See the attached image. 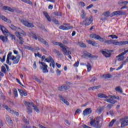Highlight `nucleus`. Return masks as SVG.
Instances as JSON below:
<instances>
[{
	"mask_svg": "<svg viewBox=\"0 0 128 128\" xmlns=\"http://www.w3.org/2000/svg\"><path fill=\"white\" fill-rule=\"evenodd\" d=\"M25 48L28 50H31V52H35L34 48L32 47V46H26Z\"/></svg>",
	"mask_w": 128,
	"mask_h": 128,
	"instance_id": "72a5a7b5",
	"label": "nucleus"
},
{
	"mask_svg": "<svg viewBox=\"0 0 128 128\" xmlns=\"http://www.w3.org/2000/svg\"><path fill=\"white\" fill-rule=\"evenodd\" d=\"M0 30H2L4 34L6 36H10V38H12V40H16V37L10 34V32L8 30H7V29L6 28H4V26L0 24Z\"/></svg>",
	"mask_w": 128,
	"mask_h": 128,
	"instance_id": "39448f33",
	"label": "nucleus"
},
{
	"mask_svg": "<svg viewBox=\"0 0 128 128\" xmlns=\"http://www.w3.org/2000/svg\"><path fill=\"white\" fill-rule=\"evenodd\" d=\"M0 18L2 19V20H4V22H8V24H10L12 22V21L6 18L4 16L2 15V14L0 13Z\"/></svg>",
	"mask_w": 128,
	"mask_h": 128,
	"instance_id": "aec40b11",
	"label": "nucleus"
},
{
	"mask_svg": "<svg viewBox=\"0 0 128 128\" xmlns=\"http://www.w3.org/2000/svg\"><path fill=\"white\" fill-rule=\"evenodd\" d=\"M6 120L10 124L12 122V119L10 117H6Z\"/></svg>",
	"mask_w": 128,
	"mask_h": 128,
	"instance_id": "6e6d98bb",
	"label": "nucleus"
},
{
	"mask_svg": "<svg viewBox=\"0 0 128 128\" xmlns=\"http://www.w3.org/2000/svg\"><path fill=\"white\" fill-rule=\"evenodd\" d=\"M16 80L17 82H18V84H20V86H24V85L22 84V82L18 79L16 78Z\"/></svg>",
	"mask_w": 128,
	"mask_h": 128,
	"instance_id": "052dcab7",
	"label": "nucleus"
},
{
	"mask_svg": "<svg viewBox=\"0 0 128 128\" xmlns=\"http://www.w3.org/2000/svg\"><path fill=\"white\" fill-rule=\"evenodd\" d=\"M20 56L18 55L16 57L14 56H12L10 57V60L14 61L13 64H16L20 62Z\"/></svg>",
	"mask_w": 128,
	"mask_h": 128,
	"instance_id": "2eb2a0df",
	"label": "nucleus"
},
{
	"mask_svg": "<svg viewBox=\"0 0 128 128\" xmlns=\"http://www.w3.org/2000/svg\"><path fill=\"white\" fill-rule=\"evenodd\" d=\"M0 96L1 98H4V93H2V90H0Z\"/></svg>",
	"mask_w": 128,
	"mask_h": 128,
	"instance_id": "69168bd1",
	"label": "nucleus"
},
{
	"mask_svg": "<svg viewBox=\"0 0 128 128\" xmlns=\"http://www.w3.org/2000/svg\"><path fill=\"white\" fill-rule=\"evenodd\" d=\"M102 78H105L106 80H108V78H112V76L110 74H104L101 76Z\"/></svg>",
	"mask_w": 128,
	"mask_h": 128,
	"instance_id": "393cba45",
	"label": "nucleus"
},
{
	"mask_svg": "<svg viewBox=\"0 0 128 128\" xmlns=\"http://www.w3.org/2000/svg\"><path fill=\"white\" fill-rule=\"evenodd\" d=\"M2 10H8V12H14V10L12 8L8 6H3L2 8Z\"/></svg>",
	"mask_w": 128,
	"mask_h": 128,
	"instance_id": "6ab92c4d",
	"label": "nucleus"
},
{
	"mask_svg": "<svg viewBox=\"0 0 128 128\" xmlns=\"http://www.w3.org/2000/svg\"><path fill=\"white\" fill-rule=\"evenodd\" d=\"M45 61L46 62H54V58H52V56H49L47 58L45 59Z\"/></svg>",
	"mask_w": 128,
	"mask_h": 128,
	"instance_id": "7c9ffc66",
	"label": "nucleus"
},
{
	"mask_svg": "<svg viewBox=\"0 0 128 128\" xmlns=\"http://www.w3.org/2000/svg\"><path fill=\"white\" fill-rule=\"evenodd\" d=\"M22 2H25V4H32V3L30 0H22Z\"/></svg>",
	"mask_w": 128,
	"mask_h": 128,
	"instance_id": "79ce46f5",
	"label": "nucleus"
},
{
	"mask_svg": "<svg viewBox=\"0 0 128 128\" xmlns=\"http://www.w3.org/2000/svg\"><path fill=\"white\" fill-rule=\"evenodd\" d=\"M90 38H94V40H97L101 42H106V38H102L100 36L96 34H91L90 36Z\"/></svg>",
	"mask_w": 128,
	"mask_h": 128,
	"instance_id": "1a4fd4ad",
	"label": "nucleus"
},
{
	"mask_svg": "<svg viewBox=\"0 0 128 128\" xmlns=\"http://www.w3.org/2000/svg\"><path fill=\"white\" fill-rule=\"evenodd\" d=\"M24 104L26 106H28V108H30V106H32L34 108V110H36L38 114L40 112V110L38 108V107L34 105L32 102H24Z\"/></svg>",
	"mask_w": 128,
	"mask_h": 128,
	"instance_id": "9b49d317",
	"label": "nucleus"
},
{
	"mask_svg": "<svg viewBox=\"0 0 128 128\" xmlns=\"http://www.w3.org/2000/svg\"><path fill=\"white\" fill-rule=\"evenodd\" d=\"M114 122H116V120H112L109 124V126H114Z\"/></svg>",
	"mask_w": 128,
	"mask_h": 128,
	"instance_id": "8fccbe9b",
	"label": "nucleus"
},
{
	"mask_svg": "<svg viewBox=\"0 0 128 128\" xmlns=\"http://www.w3.org/2000/svg\"><path fill=\"white\" fill-rule=\"evenodd\" d=\"M79 46H80V48H86V45L84 43H80Z\"/></svg>",
	"mask_w": 128,
	"mask_h": 128,
	"instance_id": "de8ad7c7",
	"label": "nucleus"
},
{
	"mask_svg": "<svg viewBox=\"0 0 128 128\" xmlns=\"http://www.w3.org/2000/svg\"><path fill=\"white\" fill-rule=\"evenodd\" d=\"M1 70L2 72H6V66H2L1 67Z\"/></svg>",
	"mask_w": 128,
	"mask_h": 128,
	"instance_id": "49530a36",
	"label": "nucleus"
},
{
	"mask_svg": "<svg viewBox=\"0 0 128 128\" xmlns=\"http://www.w3.org/2000/svg\"><path fill=\"white\" fill-rule=\"evenodd\" d=\"M33 68H34V70H36V62H34V65H33Z\"/></svg>",
	"mask_w": 128,
	"mask_h": 128,
	"instance_id": "e2e57ef3",
	"label": "nucleus"
},
{
	"mask_svg": "<svg viewBox=\"0 0 128 128\" xmlns=\"http://www.w3.org/2000/svg\"><path fill=\"white\" fill-rule=\"evenodd\" d=\"M59 98L60 99V100H62V102H63L64 104H66V106H70V103H68V102L66 101V100L64 98L62 95H60Z\"/></svg>",
	"mask_w": 128,
	"mask_h": 128,
	"instance_id": "c756f323",
	"label": "nucleus"
},
{
	"mask_svg": "<svg viewBox=\"0 0 128 128\" xmlns=\"http://www.w3.org/2000/svg\"><path fill=\"white\" fill-rule=\"evenodd\" d=\"M35 80H36V82H37L39 84H42V81H40V79H38V78H35Z\"/></svg>",
	"mask_w": 128,
	"mask_h": 128,
	"instance_id": "680f3d73",
	"label": "nucleus"
},
{
	"mask_svg": "<svg viewBox=\"0 0 128 128\" xmlns=\"http://www.w3.org/2000/svg\"><path fill=\"white\" fill-rule=\"evenodd\" d=\"M98 98H106L108 99L110 96L106 95L105 94H98Z\"/></svg>",
	"mask_w": 128,
	"mask_h": 128,
	"instance_id": "cd10ccee",
	"label": "nucleus"
},
{
	"mask_svg": "<svg viewBox=\"0 0 128 128\" xmlns=\"http://www.w3.org/2000/svg\"><path fill=\"white\" fill-rule=\"evenodd\" d=\"M27 112H28V114H32V108H28Z\"/></svg>",
	"mask_w": 128,
	"mask_h": 128,
	"instance_id": "864d4df0",
	"label": "nucleus"
},
{
	"mask_svg": "<svg viewBox=\"0 0 128 128\" xmlns=\"http://www.w3.org/2000/svg\"><path fill=\"white\" fill-rule=\"evenodd\" d=\"M86 42L88 44H90L92 46H98V43L91 40H86Z\"/></svg>",
	"mask_w": 128,
	"mask_h": 128,
	"instance_id": "4be33fe9",
	"label": "nucleus"
},
{
	"mask_svg": "<svg viewBox=\"0 0 128 128\" xmlns=\"http://www.w3.org/2000/svg\"><path fill=\"white\" fill-rule=\"evenodd\" d=\"M127 52H128V50H124V52H122L116 56V58H118V62H122V60H124V56L127 54Z\"/></svg>",
	"mask_w": 128,
	"mask_h": 128,
	"instance_id": "4468645a",
	"label": "nucleus"
},
{
	"mask_svg": "<svg viewBox=\"0 0 128 128\" xmlns=\"http://www.w3.org/2000/svg\"><path fill=\"white\" fill-rule=\"evenodd\" d=\"M112 50H106L102 52V54L106 58H110L112 56Z\"/></svg>",
	"mask_w": 128,
	"mask_h": 128,
	"instance_id": "dca6fc26",
	"label": "nucleus"
},
{
	"mask_svg": "<svg viewBox=\"0 0 128 128\" xmlns=\"http://www.w3.org/2000/svg\"><path fill=\"white\" fill-rule=\"evenodd\" d=\"M9 26L11 30H16V32H15V34L18 38H19V40H20L19 44H23L24 42L22 36H26V32H24V31L22 30L20 28H16L12 24H10Z\"/></svg>",
	"mask_w": 128,
	"mask_h": 128,
	"instance_id": "f257e3e1",
	"label": "nucleus"
},
{
	"mask_svg": "<svg viewBox=\"0 0 128 128\" xmlns=\"http://www.w3.org/2000/svg\"><path fill=\"white\" fill-rule=\"evenodd\" d=\"M94 21V19L92 17L90 16L88 19H86L85 20H83L82 24L84 26H90L92 22Z\"/></svg>",
	"mask_w": 128,
	"mask_h": 128,
	"instance_id": "ddd939ff",
	"label": "nucleus"
},
{
	"mask_svg": "<svg viewBox=\"0 0 128 128\" xmlns=\"http://www.w3.org/2000/svg\"><path fill=\"white\" fill-rule=\"evenodd\" d=\"M30 36L32 38H34L36 40H38V42H42V44H45L46 46L48 47V43L46 41L44 40V38H42L40 36H38V35H36L32 33L30 35Z\"/></svg>",
	"mask_w": 128,
	"mask_h": 128,
	"instance_id": "7ed1b4c3",
	"label": "nucleus"
},
{
	"mask_svg": "<svg viewBox=\"0 0 128 128\" xmlns=\"http://www.w3.org/2000/svg\"><path fill=\"white\" fill-rule=\"evenodd\" d=\"M82 56L84 58H92V54L86 51H84Z\"/></svg>",
	"mask_w": 128,
	"mask_h": 128,
	"instance_id": "b1692460",
	"label": "nucleus"
},
{
	"mask_svg": "<svg viewBox=\"0 0 128 128\" xmlns=\"http://www.w3.org/2000/svg\"><path fill=\"white\" fill-rule=\"evenodd\" d=\"M100 88V86H94V87H91L88 88V90H98Z\"/></svg>",
	"mask_w": 128,
	"mask_h": 128,
	"instance_id": "f704fd0d",
	"label": "nucleus"
},
{
	"mask_svg": "<svg viewBox=\"0 0 128 128\" xmlns=\"http://www.w3.org/2000/svg\"><path fill=\"white\" fill-rule=\"evenodd\" d=\"M121 121V128H124L128 126V120H125L124 119H122Z\"/></svg>",
	"mask_w": 128,
	"mask_h": 128,
	"instance_id": "412c9836",
	"label": "nucleus"
},
{
	"mask_svg": "<svg viewBox=\"0 0 128 128\" xmlns=\"http://www.w3.org/2000/svg\"><path fill=\"white\" fill-rule=\"evenodd\" d=\"M126 11H115L111 14V16H126Z\"/></svg>",
	"mask_w": 128,
	"mask_h": 128,
	"instance_id": "9d476101",
	"label": "nucleus"
},
{
	"mask_svg": "<svg viewBox=\"0 0 128 128\" xmlns=\"http://www.w3.org/2000/svg\"><path fill=\"white\" fill-rule=\"evenodd\" d=\"M56 74L57 76H60V74H62V71L60 70H56Z\"/></svg>",
	"mask_w": 128,
	"mask_h": 128,
	"instance_id": "3c124183",
	"label": "nucleus"
},
{
	"mask_svg": "<svg viewBox=\"0 0 128 128\" xmlns=\"http://www.w3.org/2000/svg\"><path fill=\"white\" fill-rule=\"evenodd\" d=\"M50 66H52L53 68H54L55 66H56V63L54 62V60L52 61V62H50Z\"/></svg>",
	"mask_w": 128,
	"mask_h": 128,
	"instance_id": "a19ab883",
	"label": "nucleus"
},
{
	"mask_svg": "<svg viewBox=\"0 0 128 128\" xmlns=\"http://www.w3.org/2000/svg\"><path fill=\"white\" fill-rule=\"evenodd\" d=\"M0 40H2V42H8V37L0 36Z\"/></svg>",
	"mask_w": 128,
	"mask_h": 128,
	"instance_id": "473e14b6",
	"label": "nucleus"
},
{
	"mask_svg": "<svg viewBox=\"0 0 128 128\" xmlns=\"http://www.w3.org/2000/svg\"><path fill=\"white\" fill-rule=\"evenodd\" d=\"M88 72H90V70H92V66L90 63L87 62V64L86 65Z\"/></svg>",
	"mask_w": 128,
	"mask_h": 128,
	"instance_id": "e433bc0d",
	"label": "nucleus"
},
{
	"mask_svg": "<svg viewBox=\"0 0 128 128\" xmlns=\"http://www.w3.org/2000/svg\"><path fill=\"white\" fill-rule=\"evenodd\" d=\"M86 12H84V10H82L81 12V18H84V16H86Z\"/></svg>",
	"mask_w": 128,
	"mask_h": 128,
	"instance_id": "58836bf2",
	"label": "nucleus"
},
{
	"mask_svg": "<svg viewBox=\"0 0 128 128\" xmlns=\"http://www.w3.org/2000/svg\"><path fill=\"white\" fill-rule=\"evenodd\" d=\"M108 38H112L114 39V38H118V36H116V35H110L108 36Z\"/></svg>",
	"mask_w": 128,
	"mask_h": 128,
	"instance_id": "09e8293b",
	"label": "nucleus"
},
{
	"mask_svg": "<svg viewBox=\"0 0 128 128\" xmlns=\"http://www.w3.org/2000/svg\"><path fill=\"white\" fill-rule=\"evenodd\" d=\"M6 54H4V56H3L2 58V57H0V62H4L6 61Z\"/></svg>",
	"mask_w": 128,
	"mask_h": 128,
	"instance_id": "ea45409f",
	"label": "nucleus"
},
{
	"mask_svg": "<svg viewBox=\"0 0 128 128\" xmlns=\"http://www.w3.org/2000/svg\"><path fill=\"white\" fill-rule=\"evenodd\" d=\"M43 14L46 18L48 22H52V18H50V15H48V12H43Z\"/></svg>",
	"mask_w": 128,
	"mask_h": 128,
	"instance_id": "bb28decb",
	"label": "nucleus"
},
{
	"mask_svg": "<svg viewBox=\"0 0 128 128\" xmlns=\"http://www.w3.org/2000/svg\"><path fill=\"white\" fill-rule=\"evenodd\" d=\"M102 14H103V16H106V17L110 16V12H104V13Z\"/></svg>",
	"mask_w": 128,
	"mask_h": 128,
	"instance_id": "a18cd8bd",
	"label": "nucleus"
},
{
	"mask_svg": "<svg viewBox=\"0 0 128 128\" xmlns=\"http://www.w3.org/2000/svg\"><path fill=\"white\" fill-rule=\"evenodd\" d=\"M54 54H57V56H62V54L60 51H58L56 49L54 50Z\"/></svg>",
	"mask_w": 128,
	"mask_h": 128,
	"instance_id": "c9c22d12",
	"label": "nucleus"
},
{
	"mask_svg": "<svg viewBox=\"0 0 128 128\" xmlns=\"http://www.w3.org/2000/svg\"><path fill=\"white\" fill-rule=\"evenodd\" d=\"M65 86L64 85H62V86L59 87L58 88V90L60 91H62V90H69L70 88V86H67V88H64Z\"/></svg>",
	"mask_w": 128,
	"mask_h": 128,
	"instance_id": "2f4dec72",
	"label": "nucleus"
},
{
	"mask_svg": "<svg viewBox=\"0 0 128 128\" xmlns=\"http://www.w3.org/2000/svg\"><path fill=\"white\" fill-rule=\"evenodd\" d=\"M20 22L24 26H26V28H34V22L31 21L22 20H20Z\"/></svg>",
	"mask_w": 128,
	"mask_h": 128,
	"instance_id": "6e6552de",
	"label": "nucleus"
},
{
	"mask_svg": "<svg viewBox=\"0 0 128 128\" xmlns=\"http://www.w3.org/2000/svg\"><path fill=\"white\" fill-rule=\"evenodd\" d=\"M94 6V5L92 4H90L89 6H88L86 8V10H90V8H92Z\"/></svg>",
	"mask_w": 128,
	"mask_h": 128,
	"instance_id": "bf43d9fd",
	"label": "nucleus"
},
{
	"mask_svg": "<svg viewBox=\"0 0 128 128\" xmlns=\"http://www.w3.org/2000/svg\"><path fill=\"white\" fill-rule=\"evenodd\" d=\"M42 66H40L41 69L43 70L44 74H46L48 72V65L45 62H40Z\"/></svg>",
	"mask_w": 128,
	"mask_h": 128,
	"instance_id": "f3484780",
	"label": "nucleus"
},
{
	"mask_svg": "<svg viewBox=\"0 0 128 128\" xmlns=\"http://www.w3.org/2000/svg\"><path fill=\"white\" fill-rule=\"evenodd\" d=\"M80 112H82V111L80 109H77L76 111V114H80Z\"/></svg>",
	"mask_w": 128,
	"mask_h": 128,
	"instance_id": "0e129e2a",
	"label": "nucleus"
},
{
	"mask_svg": "<svg viewBox=\"0 0 128 128\" xmlns=\"http://www.w3.org/2000/svg\"><path fill=\"white\" fill-rule=\"evenodd\" d=\"M100 117H98L94 120H92L90 122V124L92 126L95 128H102V125L100 124Z\"/></svg>",
	"mask_w": 128,
	"mask_h": 128,
	"instance_id": "20e7f679",
	"label": "nucleus"
},
{
	"mask_svg": "<svg viewBox=\"0 0 128 128\" xmlns=\"http://www.w3.org/2000/svg\"><path fill=\"white\" fill-rule=\"evenodd\" d=\"M23 121L27 124H30V122H28V120H26V118H23Z\"/></svg>",
	"mask_w": 128,
	"mask_h": 128,
	"instance_id": "13d9d810",
	"label": "nucleus"
},
{
	"mask_svg": "<svg viewBox=\"0 0 128 128\" xmlns=\"http://www.w3.org/2000/svg\"><path fill=\"white\" fill-rule=\"evenodd\" d=\"M12 9H13L14 10V12H18V14H20V10H18V9L14 7L12 8Z\"/></svg>",
	"mask_w": 128,
	"mask_h": 128,
	"instance_id": "c03bdc74",
	"label": "nucleus"
},
{
	"mask_svg": "<svg viewBox=\"0 0 128 128\" xmlns=\"http://www.w3.org/2000/svg\"><path fill=\"white\" fill-rule=\"evenodd\" d=\"M12 53L10 52L7 56V59L6 60V64H10V66L11 64L10 62V58L12 57Z\"/></svg>",
	"mask_w": 128,
	"mask_h": 128,
	"instance_id": "a878e982",
	"label": "nucleus"
},
{
	"mask_svg": "<svg viewBox=\"0 0 128 128\" xmlns=\"http://www.w3.org/2000/svg\"><path fill=\"white\" fill-rule=\"evenodd\" d=\"M92 108H86L83 111V116H88V114H92Z\"/></svg>",
	"mask_w": 128,
	"mask_h": 128,
	"instance_id": "a211bd4d",
	"label": "nucleus"
},
{
	"mask_svg": "<svg viewBox=\"0 0 128 128\" xmlns=\"http://www.w3.org/2000/svg\"><path fill=\"white\" fill-rule=\"evenodd\" d=\"M22 96H28V93H26V92L24 91L22 93Z\"/></svg>",
	"mask_w": 128,
	"mask_h": 128,
	"instance_id": "338daca9",
	"label": "nucleus"
},
{
	"mask_svg": "<svg viewBox=\"0 0 128 128\" xmlns=\"http://www.w3.org/2000/svg\"><path fill=\"white\" fill-rule=\"evenodd\" d=\"M72 28V26H61L59 27V29L62 30H71Z\"/></svg>",
	"mask_w": 128,
	"mask_h": 128,
	"instance_id": "5701e85b",
	"label": "nucleus"
},
{
	"mask_svg": "<svg viewBox=\"0 0 128 128\" xmlns=\"http://www.w3.org/2000/svg\"><path fill=\"white\" fill-rule=\"evenodd\" d=\"M13 92L15 98H18V90H16V89L14 88L13 89Z\"/></svg>",
	"mask_w": 128,
	"mask_h": 128,
	"instance_id": "4c0bfd02",
	"label": "nucleus"
},
{
	"mask_svg": "<svg viewBox=\"0 0 128 128\" xmlns=\"http://www.w3.org/2000/svg\"><path fill=\"white\" fill-rule=\"evenodd\" d=\"M3 108H6V110H7V112H10V114H15V116H20V113H18V112H14V110H12V109L10 108H8V106H6V105H4L3 106Z\"/></svg>",
	"mask_w": 128,
	"mask_h": 128,
	"instance_id": "f8f14e48",
	"label": "nucleus"
},
{
	"mask_svg": "<svg viewBox=\"0 0 128 128\" xmlns=\"http://www.w3.org/2000/svg\"><path fill=\"white\" fill-rule=\"evenodd\" d=\"M18 90L20 96H22V94L24 93V91L23 90H20V89H18Z\"/></svg>",
	"mask_w": 128,
	"mask_h": 128,
	"instance_id": "5fc2aeb1",
	"label": "nucleus"
},
{
	"mask_svg": "<svg viewBox=\"0 0 128 128\" xmlns=\"http://www.w3.org/2000/svg\"><path fill=\"white\" fill-rule=\"evenodd\" d=\"M78 64H80V62L78 61L74 64V66L76 68H78Z\"/></svg>",
	"mask_w": 128,
	"mask_h": 128,
	"instance_id": "4d7b16f0",
	"label": "nucleus"
},
{
	"mask_svg": "<svg viewBox=\"0 0 128 128\" xmlns=\"http://www.w3.org/2000/svg\"><path fill=\"white\" fill-rule=\"evenodd\" d=\"M104 110V107H99L97 108L96 112V114H100Z\"/></svg>",
	"mask_w": 128,
	"mask_h": 128,
	"instance_id": "c85d7f7f",
	"label": "nucleus"
},
{
	"mask_svg": "<svg viewBox=\"0 0 128 128\" xmlns=\"http://www.w3.org/2000/svg\"><path fill=\"white\" fill-rule=\"evenodd\" d=\"M108 96L110 98L105 100V102H109L110 104H116V100H120V97L118 96L116 97L112 95H109Z\"/></svg>",
	"mask_w": 128,
	"mask_h": 128,
	"instance_id": "0eeeda50",
	"label": "nucleus"
},
{
	"mask_svg": "<svg viewBox=\"0 0 128 128\" xmlns=\"http://www.w3.org/2000/svg\"><path fill=\"white\" fill-rule=\"evenodd\" d=\"M53 44L54 46H58L61 48V50L64 56H68V58L72 60V56L70 54H72V52L70 51V48L68 46H65L62 43L60 42H54Z\"/></svg>",
	"mask_w": 128,
	"mask_h": 128,
	"instance_id": "f03ea898",
	"label": "nucleus"
},
{
	"mask_svg": "<svg viewBox=\"0 0 128 128\" xmlns=\"http://www.w3.org/2000/svg\"><path fill=\"white\" fill-rule=\"evenodd\" d=\"M115 90H116V92H120V94H122V90L120 88L116 87Z\"/></svg>",
	"mask_w": 128,
	"mask_h": 128,
	"instance_id": "37998d69",
	"label": "nucleus"
},
{
	"mask_svg": "<svg viewBox=\"0 0 128 128\" xmlns=\"http://www.w3.org/2000/svg\"><path fill=\"white\" fill-rule=\"evenodd\" d=\"M125 44H128V41H123V46H125Z\"/></svg>",
	"mask_w": 128,
	"mask_h": 128,
	"instance_id": "774afa93",
	"label": "nucleus"
},
{
	"mask_svg": "<svg viewBox=\"0 0 128 128\" xmlns=\"http://www.w3.org/2000/svg\"><path fill=\"white\" fill-rule=\"evenodd\" d=\"M105 44H114V46H124V42H118V40H106L104 42Z\"/></svg>",
	"mask_w": 128,
	"mask_h": 128,
	"instance_id": "423d86ee",
	"label": "nucleus"
},
{
	"mask_svg": "<svg viewBox=\"0 0 128 128\" xmlns=\"http://www.w3.org/2000/svg\"><path fill=\"white\" fill-rule=\"evenodd\" d=\"M79 4L80 6H86V4H84V2H80L79 3Z\"/></svg>",
	"mask_w": 128,
	"mask_h": 128,
	"instance_id": "603ef678",
	"label": "nucleus"
}]
</instances>
